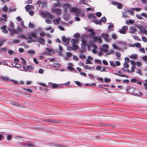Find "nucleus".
Here are the masks:
<instances>
[{"mask_svg":"<svg viewBox=\"0 0 147 147\" xmlns=\"http://www.w3.org/2000/svg\"><path fill=\"white\" fill-rule=\"evenodd\" d=\"M84 37H92V28H90L87 30L86 32V35L83 34L82 38V45L81 47L82 49L79 50V52L81 53H83V52L86 50V47H88V50L90 51V45L92 46V41L90 40V44H88L85 38Z\"/></svg>","mask_w":147,"mask_h":147,"instance_id":"1","label":"nucleus"},{"mask_svg":"<svg viewBox=\"0 0 147 147\" xmlns=\"http://www.w3.org/2000/svg\"><path fill=\"white\" fill-rule=\"evenodd\" d=\"M101 37L104 38V40L107 42H108L111 40L109 37V34L107 33H102L101 35Z\"/></svg>","mask_w":147,"mask_h":147,"instance_id":"2","label":"nucleus"},{"mask_svg":"<svg viewBox=\"0 0 147 147\" xmlns=\"http://www.w3.org/2000/svg\"><path fill=\"white\" fill-rule=\"evenodd\" d=\"M71 11L75 16H78L80 14L81 11L77 8L72 7L71 9Z\"/></svg>","mask_w":147,"mask_h":147,"instance_id":"3","label":"nucleus"},{"mask_svg":"<svg viewBox=\"0 0 147 147\" xmlns=\"http://www.w3.org/2000/svg\"><path fill=\"white\" fill-rule=\"evenodd\" d=\"M40 15L42 16L43 18H53V16H52L50 13L47 12H41Z\"/></svg>","mask_w":147,"mask_h":147,"instance_id":"4","label":"nucleus"},{"mask_svg":"<svg viewBox=\"0 0 147 147\" xmlns=\"http://www.w3.org/2000/svg\"><path fill=\"white\" fill-rule=\"evenodd\" d=\"M52 10V11L56 13L57 15H59L61 12V9H58L55 7L53 8Z\"/></svg>","mask_w":147,"mask_h":147,"instance_id":"5","label":"nucleus"},{"mask_svg":"<svg viewBox=\"0 0 147 147\" xmlns=\"http://www.w3.org/2000/svg\"><path fill=\"white\" fill-rule=\"evenodd\" d=\"M138 28L140 29V33L141 34H144L146 35H147V31L145 30V28L140 26L138 27Z\"/></svg>","mask_w":147,"mask_h":147,"instance_id":"6","label":"nucleus"},{"mask_svg":"<svg viewBox=\"0 0 147 147\" xmlns=\"http://www.w3.org/2000/svg\"><path fill=\"white\" fill-rule=\"evenodd\" d=\"M48 85L49 87H51L53 88H57L58 84L51 82H49Z\"/></svg>","mask_w":147,"mask_h":147,"instance_id":"7","label":"nucleus"},{"mask_svg":"<svg viewBox=\"0 0 147 147\" xmlns=\"http://www.w3.org/2000/svg\"><path fill=\"white\" fill-rule=\"evenodd\" d=\"M96 18V16L94 15V14H92V19H94V23L96 24H100L101 23V22L100 20L95 19Z\"/></svg>","mask_w":147,"mask_h":147,"instance_id":"8","label":"nucleus"},{"mask_svg":"<svg viewBox=\"0 0 147 147\" xmlns=\"http://www.w3.org/2000/svg\"><path fill=\"white\" fill-rule=\"evenodd\" d=\"M130 32L131 33L134 34L137 30L135 27L131 26L130 27Z\"/></svg>","mask_w":147,"mask_h":147,"instance_id":"9","label":"nucleus"},{"mask_svg":"<svg viewBox=\"0 0 147 147\" xmlns=\"http://www.w3.org/2000/svg\"><path fill=\"white\" fill-rule=\"evenodd\" d=\"M22 67L24 69L25 71H26L27 70H30L33 69V67L31 65H28L26 66V68L25 66V65H23Z\"/></svg>","mask_w":147,"mask_h":147,"instance_id":"10","label":"nucleus"},{"mask_svg":"<svg viewBox=\"0 0 147 147\" xmlns=\"http://www.w3.org/2000/svg\"><path fill=\"white\" fill-rule=\"evenodd\" d=\"M37 42L41 45H44L45 44V40L41 37H38L37 39Z\"/></svg>","mask_w":147,"mask_h":147,"instance_id":"11","label":"nucleus"},{"mask_svg":"<svg viewBox=\"0 0 147 147\" xmlns=\"http://www.w3.org/2000/svg\"><path fill=\"white\" fill-rule=\"evenodd\" d=\"M62 42H65L67 44H69L70 39L68 38H66L65 36H63L62 38Z\"/></svg>","mask_w":147,"mask_h":147,"instance_id":"12","label":"nucleus"},{"mask_svg":"<svg viewBox=\"0 0 147 147\" xmlns=\"http://www.w3.org/2000/svg\"><path fill=\"white\" fill-rule=\"evenodd\" d=\"M8 30L10 32V34L11 35H13L14 34H18L17 31L13 29H11L9 28L8 29Z\"/></svg>","mask_w":147,"mask_h":147,"instance_id":"13","label":"nucleus"},{"mask_svg":"<svg viewBox=\"0 0 147 147\" xmlns=\"http://www.w3.org/2000/svg\"><path fill=\"white\" fill-rule=\"evenodd\" d=\"M67 69L70 71L73 70V71H72L73 72L75 73L77 71L75 69L70 65H68L67 66Z\"/></svg>","mask_w":147,"mask_h":147,"instance_id":"14","label":"nucleus"},{"mask_svg":"<svg viewBox=\"0 0 147 147\" xmlns=\"http://www.w3.org/2000/svg\"><path fill=\"white\" fill-rule=\"evenodd\" d=\"M70 17V16L68 13H66L63 16L64 19L65 21H67Z\"/></svg>","mask_w":147,"mask_h":147,"instance_id":"15","label":"nucleus"},{"mask_svg":"<svg viewBox=\"0 0 147 147\" xmlns=\"http://www.w3.org/2000/svg\"><path fill=\"white\" fill-rule=\"evenodd\" d=\"M135 90V89L132 87H130L127 89V92L130 93H133Z\"/></svg>","mask_w":147,"mask_h":147,"instance_id":"16","label":"nucleus"},{"mask_svg":"<svg viewBox=\"0 0 147 147\" xmlns=\"http://www.w3.org/2000/svg\"><path fill=\"white\" fill-rule=\"evenodd\" d=\"M92 47H94V49H92V53L94 54H96L97 53V51L96 49H98L97 46L92 43Z\"/></svg>","mask_w":147,"mask_h":147,"instance_id":"17","label":"nucleus"},{"mask_svg":"<svg viewBox=\"0 0 147 147\" xmlns=\"http://www.w3.org/2000/svg\"><path fill=\"white\" fill-rule=\"evenodd\" d=\"M88 59H86V63L89 64H92V62L89 60H92V57L89 56L88 57Z\"/></svg>","mask_w":147,"mask_h":147,"instance_id":"18","label":"nucleus"},{"mask_svg":"<svg viewBox=\"0 0 147 147\" xmlns=\"http://www.w3.org/2000/svg\"><path fill=\"white\" fill-rule=\"evenodd\" d=\"M46 50L47 52L48 53V55H51V53H52L53 51L52 49L47 48H46Z\"/></svg>","mask_w":147,"mask_h":147,"instance_id":"19","label":"nucleus"},{"mask_svg":"<svg viewBox=\"0 0 147 147\" xmlns=\"http://www.w3.org/2000/svg\"><path fill=\"white\" fill-rule=\"evenodd\" d=\"M53 66L56 68H58L60 67V65L59 63L56 62L53 63Z\"/></svg>","mask_w":147,"mask_h":147,"instance_id":"20","label":"nucleus"},{"mask_svg":"<svg viewBox=\"0 0 147 147\" xmlns=\"http://www.w3.org/2000/svg\"><path fill=\"white\" fill-rule=\"evenodd\" d=\"M32 7V5H27L26 6V10L27 12H28L30 8Z\"/></svg>","mask_w":147,"mask_h":147,"instance_id":"21","label":"nucleus"},{"mask_svg":"<svg viewBox=\"0 0 147 147\" xmlns=\"http://www.w3.org/2000/svg\"><path fill=\"white\" fill-rule=\"evenodd\" d=\"M126 11L127 13L130 14L132 16H134V14L132 10H126Z\"/></svg>","mask_w":147,"mask_h":147,"instance_id":"22","label":"nucleus"},{"mask_svg":"<svg viewBox=\"0 0 147 147\" xmlns=\"http://www.w3.org/2000/svg\"><path fill=\"white\" fill-rule=\"evenodd\" d=\"M114 53V51L112 49L110 50L109 51L108 50V51H107L106 53V55H109L111 54H113Z\"/></svg>","mask_w":147,"mask_h":147,"instance_id":"23","label":"nucleus"},{"mask_svg":"<svg viewBox=\"0 0 147 147\" xmlns=\"http://www.w3.org/2000/svg\"><path fill=\"white\" fill-rule=\"evenodd\" d=\"M73 50H76V49H78L79 48L78 46L76 44L73 45V47H72Z\"/></svg>","mask_w":147,"mask_h":147,"instance_id":"24","label":"nucleus"},{"mask_svg":"<svg viewBox=\"0 0 147 147\" xmlns=\"http://www.w3.org/2000/svg\"><path fill=\"white\" fill-rule=\"evenodd\" d=\"M1 78L4 81H9V78H8V77H4L3 76H1Z\"/></svg>","mask_w":147,"mask_h":147,"instance_id":"25","label":"nucleus"},{"mask_svg":"<svg viewBox=\"0 0 147 147\" xmlns=\"http://www.w3.org/2000/svg\"><path fill=\"white\" fill-rule=\"evenodd\" d=\"M22 89L30 93H32L33 91L30 88H25L23 87L22 88Z\"/></svg>","mask_w":147,"mask_h":147,"instance_id":"26","label":"nucleus"},{"mask_svg":"<svg viewBox=\"0 0 147 147\" xmlns=\"http://www.w3.org/2000/svg\"><path fill=\"white\" fill-rule=\"evenodd\" d=\"M78 41L77 39H72L71 40V42L72 44L73 45L75 44V43H77Z\"/></svg>","mask_w":147,"mask_h":147,"instance_id":"27","label":"nucleus"},{"mask_svg":"<svg viewBox=\"0 0 147 147\" xmlns=\"http://www.w3.org/2000/svg\"><path fill=\"white\" fill-rule=\"evenodd\" d=\"M35 51L32 50H28L27 51V53L31 54H33L35 53Z\"/></svg>","mask_w":147,"mask_h":147,"instance_id":"28","label":"nucleus"},{"mask_svg":"<svg viewBox=\"0 0 147 147\" xmlns=\"http://www.w3.org/2000/svg\"><path fill=\"white\" fill-rule=\"evenodd\" d=\"M30 36L33 38H36V33L35 32H33L31 33L30 34Z\"/></svg>","mask_w":147,"mask_h":147,"instance_id":"29","label":"nucleus"},{"mask_svg":"<svg viewBox=\"0 0 147 147\" xmlns=\"http://www.w3.org/2000/svg\"><path fill=\"white\" fill-rule=\"evenodd\" d=\"M8 10V8L7 7V6L5 5H4V6L3 8L2 9V10L3 11H7Z\"/></svg>","mask_w":147,"mask_h":147,"instance_id":"30","label":"nucleus"},{"mask_svg":"<svg viewBox=\"0 0 147 147\" xmlns=\"http://www.w3.org/2000/svg\"><path fill=\"white\" fill-rule=\"evenodd\" d=\"M34 25L33 24L30 23V22L28 24V27L29 28H33L34 27Z\"/></svg>","mask_w":147,"mask_h":147,"instance_id":"31","label":"nucleus"},{"mask_svg":"<svg viewBox=\"0 0 147 147\" xmlns=\"http://www.w3.org/2000/svg\"><path fill=\"white\" fill-rule=\"evenodd\" d=\"M54 5L55 7H59V6L61 5V4L58 1L57 3H54Z\"/></svg>","mask_w":147,"mask_h":147,"instance_id":"32","label":"nucleus"},{"mask_svg":"<svg viewBox=\"0 0 147 147\" xmlns=\"http://www.w3.org/2000/svg\"><path fill=\"white\" fill-rule=\"evenodd\" d=\"M80 34L79 33H76L74 35V37L76 38H79L80 37Z\"/></svg>","mask_w":147,"mask_h":147,"instance_id":"33","label":"nucleus"},{"mask_svg":"<svg viewBox=\"0 0 147 147\" xmlns=\"http://www.w3.org/2000/svg\"><path fill=\"white\" fill-rule=\"evenodd\" d=\"M75 83L78 86H83V84L80 82L78 81L75 82Z\"/></svg>","mask_w":147,"mask_h":147,"instance_id":"34","label":"nucleus"},{"mask_svg":"<svg viewBox=\"0 0 147 147\" xmlns=\"http://www.w3.org/2000/svg\"><path fill=\"white\" fill-rule=\"evenodd\" d=\"M3 52H5L7 51V49L6 48H0V52H1V51Z\"/></svg>","mask_w":147,"mask_h":147,"instance_id":"35","label":"nucleus"},{"mask_svg":"<svg viewBox=\"0 0 147 147\" xmlns=\"http://www.w3.org/2000/svg\"><path fill=\"white\" fill-rule=\"evenodd\" d=\"M14 23L13 22H11L9 24V28L14 29Z\"/></svg>","mask_w":147,"mask_h":147,"instance_id":"36","label":"nucleus"},{"mask_svg":"<svg viewBox=\"0 0 147 147\" xmlns=\"http://www.w3.org/2000/svg\"><path fill=\"white\" fill-rule=\"evenodd\" d=\"M134 22V21H133L132 20L130 19L129 21H127L126 22V24H129V23H130L131 24H132Z\"/></svg>","mask_w":147,"mask_h":147,"instance_id":"37","label":"nucleus"},{"mask_svg":"<svg viewBox=\"0 0 147 147\" xmlns=\"http://www.w3.org/2000/svg\"><path fill=\"white\" fill-rule=\"evenodd\" d=\"M132 9L133 10H135L137 11H138L141 10V8H132Z\"/></svg>","mask_w":147,"mask_h":147,"instance_id":"38","label":"nucleus"},{"mask_svg":"<svg viewBox=\"0 0 147 147\" xmlns=\"http://www.w3.org/2000/svg\"><path fill=\"white\" fill-rule=\"evenodd\" d=\"M130 57L132 59H136L137 58V56L136 55H131Z\"/></svg>","mask_w":147,"mask_h":147,"instance_id":"39","label":"nucleus"},{"mask_svg":"<svg viewBox=\"0 0 147 147\" xmlns=\"http://www.w3.org/2000/svg\"><path fill=\"white\" fill-rule=\"evenodd\" d=\"M88 16V18L90 19V21L91 22H92V13H89Z\"/></svg>","mask_w":147,"mask_h":147,"instance_id":"40","label":"nucleus"},{"mask_svg":"<svg viewBox=\"0 0 147 147\" xmlns=\"http://www.w3.org/2000/svg\"><path fill=\"white\" fill-rule=\"evenodd\" d=\"M16 30H17V31H18L20 32H21L22 31V28L19 26H18L17 27Z\"/></svg>","mask_w":147,"mask_h":147,"instance_id":"41","label":"nucleus"},{"mask_svg":"<svg viewBox=\"0 0 147 147\" xmlns=\"http://www.w3.org/2000/svg\"><path fill=\"white\" fill-rule=\"evenodd\" d=\"M122 6L123 5L122 4L119 3H118L117 5V8L119 9H121L122 7Z\"/></svg>","mask_w":147,"mask_h":147,"instance_id":"42","label":"nucleus"},{"mask_svg":"<svg viewBox=\"0 0 147 147\" xmlns=\"http://www.w3.org/2000/svg\"><path fill=\"white\" fill-rule=\"evenodd\" d=\"M100 20L101 22H106L107 20L106 18L105 17H102Z\"/></svg>","mask_w":147,"mask_h":147,"instance_id":"43","label":"nucleus"},{"mask_svg":"<svg viewBox=\"0 0 147 147\" xmlns=\"http://www.w3.org/2000/svg\"><path fill=\"white\" fill-rule=\"evenodd\" d=\"M122 28L123 29V30L126 32V31L128 29V27L127 26H124L122 27Z\"/></svg>","mask_w":147,"mask_h":147,"instance_id":"44","label":"nucleus"},{"mask_svg":"<svg viewBox=\"0 0 147 147\" xmlns=\"http://www.w3.org/2000/svg\"><path fill=\"white\" fill-rule=\"evenodd\" d=\"M122 28L123 29V30L126 32V31L128 29V27L127 26H124L122 27Z\"/></svg>","mask_w":147,"mask_h":147,"instance_id":"45","label":"nucleus"},{"mask_svg":"<svg viewBox=\"0 0 147 147\" xmlns=\"http://www.w3.org/2000/svg\"><path fill=\"white\" fill-rule=\"evenodd\" d=\"M59 53L60 55H61L62 54L61 53L62 51V47L61 45H59Z\"/></svg>","mask_w":147,"mask_h":147,"instance_id":"46","label":"nucleus"},{"mask_svg":"<svg viewBox=\"0 0 147 147\" xmlns=\"http://www.w3.org/2000/svg\"><path fill=\"white\" fill-rule=\"evenodd\" d=\"M7 52L9 54V55H13L14 54V52L10 49H9L7 51Z\"/></svg>","mask_w":147,"mask_h":147,"instance_id":"47","label":"nucleus"},{"mask_svg":"<svg viewBox=\"0 0 147 147\" xmlns=\"http://www.w3.org/2000/svg\"><path fill=\"white\" fill-rule=\"evenodd\" d=\"M96 15L98 17H100L102 15V13L100 12H96L95 13Z\"/></svg>","mask_w":147,"mask_h":147,"instance_id":"48","label":"nucleus"},{"mask_svg":"<svg viewBox=\"0 0 147 147\" xmlns=\"http://www.w3.org/2000/svg\"><path fill=\"white\" fill-rule=\"evenodd\" d=\"M13 43L15 44H17L19 42V39H16V38L13 39Z\"/></svg>","mask_w":147,"mask_h":147,"instance_id":"49","label":"nucleus"},{"mask_svg":"<svg viewBox=\"0 0 147 147\" xmlns=\"http://www.w3.org/2000/svg\"><path fill=\"white\" fill-rule=\"evenodd\" d=\"M54 147H63V146H62L60 144H55V145Z\"/></svg>","mask_w":147,"mask_h":147,"instance_id":"50","label":"nucleus"},{"mask_svg":"<svg viewBox=\"0 0 147 147\" xmlns=\"http://www.w3.org/2000/svg\"><path fill=\"white\" fill-rule=\"evenodd\" d=\"M124 67L125 68H127L129 67V65L127 62H124L123 64Z\"/></svg>","mask_w":147,"mask_h":147,"instance_id":"51","label":"nucleus"},{"mask_svg":"<svg viewBox=\"0 0 147 147\" xmlns=\"http://www.w3.org/2000/svg\"><path fill=\"white\" fill-rule=\"evenodd\" d=\"M42 3V1L41 0H38L36 2L35 5H40Z\"/></svg>","mask_w":147,"mask_h":147,"instance_id":"52","label":"nucleus"},{"mask_svg":"<svg viewBox=\"0 0 147 147\" xmlns=\"http://www.w3.org/2000/svg\"><path fill=\"white\" fill-rule=\"evenodd\" d=\"M111 37L113 39L116 40L117 37V36L115 34H112Z\"/></svg>","mask_w":147,"mask_h":147,"instance_id":"53","label":"nucleus"},{"mask_svg":"<svg viewBox=\"0 0 147 147\" xmlns=\"http://www.w3.org/2000/svg\"><path fill=\"white\" fill-rule=\"evenodd\" d=\"M135 45L138 48H140L141 47V45L139 43H135Z\"/></svg>","mask_w":147,"mask_h":147,"instance_id":"54","label":"nucleus"},{"mask_svg":"<svg viewBox=\"0 0 147 147\" xmlns=\"http://www.w3.org/2000/svg\"><path fill=\"white\" fill-rule=\"evenodd\" d=\"M119 32L120 33L122 34H125L126 33V32L123 30V29L122 28L121 30H120Z\"/></svg>","mask_w":147,"mask_h":147,"instance_id":"55","label":"nucleus"},{"mask_svg":"<svg viewBox=\"0 0 147 147\" xmlns=\"http://www.w3.org/2000/svg\"><path fill=\"white\" fill-rule=\"evenodd\" d=\"M85 1V0H80V3L81 4H86L87 5H88V4L86 3Z\"/></svg>","mask_w":147,"mask_h":147,"instance_id":"56","label":"nucleus"},{"mask_svg":"<svg viewBox=\"0 0 147 147\" xmlns=\"http://www.w3.org/2000/svg\"><path fill=\"white\" fill-rule=\"evenodd\" d=\"M142 40L145 42H147V39L146 37L144 36H142Z\"/></svg>","mask_w":147,"mask_h":147,"instance_id":"57","label":"nucleus"},{"mask_svg":"<svg viewBox=\"0 0 147 147\" xmlns=\"http://www.w3.org/2000/svg\"><path fill=\"white\" fill-rule=\"evenodd\" d=\"M45 22L47 24H50L52 22V21L47 19H45Z\"/></svg>","mask_w":147,"mask_h":147,"instance_id":"58","label":"nucleus"},{"mask_svg":"<svg viewBox=\"0 0 147 147\" xmlns=\"http://www.w3.org/2000/svg\"><path fill=\"white\" fill-rule=\"evenodd\" d=\"M102 47L103 48H104L107 49H108L109 48L108 45L107 44L103 45L102 46Z\"/></svg>","mask_w":147,"mask_h":147,"instance_id":"59","label":"nucleus"},{"mask_svg":"<svg viewBox=\"0 0 147 147\" xmlns=\"http://www.w3.org/2000/svg\"><path fill=\"white\" fill-rule=\"evenodd\" d=\"M140 51L141 52H142L143 53H145V51L144 49L143 48H140Z\"/></svg>","mask_w":147,"mask_h":147,"instance_id":"60","label":"nucleus"},{"mask_svg":"<svg viewBox=\"0 0 147 147\" xmlns=\"http://www.w3.org/2000/svg\"><path fill=\"white\" fill-rule=\"evenodd\" d=\"M64 86H63V84H58V86L57 88H61L63 87Z\"/></svg>","mask_w":147,"mask_h":147,"instance_id":"61","label":"nucleus"},{"mask_svg":"<svg viewBox=\"0 0 147 147\" xmlns=\"http://www.w3.org/2000/svg\"><path fill=\"white\" fill-rule=\"evenodd\" d=\"M100 50L101 51L104 52H106V53L107 51H108V50L107 49L103 48L101 49Z\"/></svg>","mask_w":147,"mask_h":147,"instance_id":"62","label":"nucleus"},{"mask_svg":"<svg viewBox=\"0 0 147 147\" xmlns=\"http://www.w3.org/2000/svg\"><path fill=\"white\" fill-rule=\"evenodd\" d=\"M110 64L111 65V66L112 67H116V65L113 61H111L110 62Z\"/></svg>","mask_w":147,"mask_h":147,"instance_id":"63","label":"nucleus"},{"mask_svg":"<svg viewBox=\"0 0 147 147\" xmlns=\"http://www.w3.org/2000/svg\"><path fill=\"white\" fill-rule=\"evenodd\" d=\"M142 59L145 61H147V56H145L142 57Z\"/></svg>","mask_w":147,"mask_h":147,"instance_id":"64","label":"nucleus"}]
</instances>
